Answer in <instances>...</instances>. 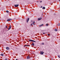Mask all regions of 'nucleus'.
<instances>
[{"label":"nucleus","instance_id":"nucleus-28","mask_svg":"<svg viewBox=\"0 0 60 60\" xmlns=\"http://www.w3.org/2000/svg\"><path fill=\"white\" fill-rule=\"evenodd\" d=\"M42 2V1H40V3H41V2Z\"/></svg>","mask_w":60,"mask_h":60},{"label":"nucleus","instance_id":"nucleus-5","mask_svg":"<svg viewBox=\"0 0 60 60\" xmlns=\"http://www.w3.org/2000/svg\"><path fill=\"white\" fill-rule=\"evenodd\" d=\"M30 57L29 56H27V59H30Z\"/></svg>","mask_w":60,"mask_h":60},{"label":"nucleus","instance_id":"nucleus-4","mask_svg":"<svg viewBox=\"0 0 60 60\" xmlns=\"http://www.w3.org/2000/svg\"><path fill=\"white\" fill-rule=\"evenodd\" d=\"M11 20H12V19H7V21H11Z\"/></svg>","mask_w":60,"mask_h":60},{"label":"nucleus","instance_id":"nucleus-29","mask_svg":"<svg viewBox=\"0 0 60 60\" xmlns=\"http://www.w3.org/2000/svg\"><path fill=\"white\" fill-rule=\"evenodd\" d=\"M42 6L41 7V8H42Z\"/></svg>","mask_w":60,"mask_h":60},{"label":"nucleus","instance_id":"nucleus-1","mask_svg":"<svg viewBox=\"0 0 60 60\" xmlns=\"http://www.w3.org/2000/svg\"><path fill=\"white\" fill-rule=\"evenodd\" d=\"M29 41H32V42H36V41L33 40H29Z\"/></svg>","mask_w":60,"mask_h":60},{"label":"nucleus","instance_id":"nucleus-23","mask_svg":"<svg viewBox=\"0 0 60 60\" xmlns=\"http://www.w3.org/2000/svg\"><path fill=\"white\" fill-rule=\"evenodd\" d=\"M42 44L43 45H44V43H42Z\"/></svg>","mask_w":60,"mask_h":60},{"label":"nucleus","instance_id":"nucleus-19","mask_svg":"<svg viewBox=\"0 0 60 60\" xmlns=\"http://www.w3.org/2000/svg\"><path fill=\"white\" fill-rule=\"evenodd\" d=\"M58 26H60V23H59L58 24Z\"/></svg>","mask_w":60,"mask_h":60},{"label":"nucleus","instance_id":"nucleus-26","mask_svg":"<svg viewBox=\"0 0 60 60\" xmlns=\"http://www.w3.org/2000/svg\"><path fill=\"white\" fill-rule=\"evenodd\" d=\"M32 24H33L34 25H35V24L34 23H32Z\"/></svg>","mask_w":60,"mask_h":60},{"label":"nucleus","instance_id":"nucleus-27","mask_svg":"<svg viewBox=\"0 0 60 60\" xmlns=\"http://www.w3.org/2000/svg\"><path fill=\"white\" fill-rule=\"evenodd\" d=\"M31 26H33V24H31Z\"/></svg>","mask_w":60,"mask_h":60},{"label":"nucleus","instance_id":"nucleus-7","mask_svg":"<svg viewBox=\"0 0 60 60\" xmlns=\"http://www.w3.org/2000/svg\"><path fill=\"white\" fill-rule=\"evenodd\" d=\"M11 25H10L9 28H8V30H10V29H11Z\"/></svg>","mask_w":60,"mask_h":60},{"label":"nucleus","instance_id":"nucleus-20","mask_svg":"<svg viewBox=\"0 0 60 60\" xmlns=\"http://www.w3.org/2000/svg\"><path fill=\"white\" fill-rule=\"evenodd\" d=\"M46 33H43V34H45Z\"/></svg>","mask_w":60,"mask_h":60},{"label":"nucleus","instance_id":"nucleus-6","mask_svg":"<svg viewBox=\"0 0 60 60\" xmlns=\"http://www.w3.org/2000/svg\"><path fill=\"white\" fill-rule=\"evenodd\" d=\"M29 18H28V19H27V23H28V21H29Z\"/></svg>","mask_w":60,"mask_h":60},{"label":"nucleus","instance_id":"nucleus-2","mask_svg":"<svg viewBox=\"0 0 60 60\" xmlns=\"http://www.w3.org/2000/svg\"><path fill=\"white\" fill-rule=\"evenodd\" d=\"M40 54L41 55H42L44 54V52L43 51H40Z\"/></svg>","mask_w":60,"mask_h":60},{"label":"nucleus","instance_id":"nucleus-10","mask_svg":"<svg viewBox=\"0 0 60 60\" xmlns=\"http://www.w3.org/2000/svg\"><path fill=\"white\" fill-rule=\"evenodd\" d=\"M42 9H45V7H43L42 8Z\"/></svg>","mask_w":60,"mask_h":60},{"label":"nucleus","instance_id":"nucleus-18","mask_svg":"<svg viewBox=\"0 0 60 60\" xmlns=\"http://www.w3.org/2000/svg\"><path fill=\"white\" fill-rule=\"evenodd\" d=\"M48 25L49 24H46V26H48Z\"/></svg>","mask_w":60,"mask_h":60},{"label":"nucleus","instance_id":"nucleus-32","mask_svg":"<svg viewBox=\"0 0 60 60\" xmlns=\"http://www.w3.org/2000/svg\"><path fill=\"white\" fill-rule=\"evenodd\" d=\"M37 2H38V1H37Z\"/></svg>","mask_w":60,"mask_h":60},{"label":"nucleus","instance_id":"nucleus-16","mask_svg":"<svg viewBox=\"0 0 60 60\" xmlns=\"http://www.w3.org/2000/svg\"><path fill=\"white\" fill-rule=\"evenodd\" d=\"M6 12L7 13H8V12H9V11H8L7 10V11H6Z\"/></svg>","mask_w":60,"mask_h":60},{"label":"nucleus","instance_id":"nucleus-30","mask_svg":"<svg viewBox=\"0 0 60 60\" xmlns=\"http://www.w3.org/2000/svg\"><path fill=\"white\" fill-rule=\"evenodd\" d=\"M31 21V22H33V21Z\"/></svg>","mask_w":60,"mask_h":60},{"label":"nucleus","instance_id":"nucleus-11","mask_svg":"<svg viewBox=\"0 0 60 60\" xmlns=\"http://www.w3.org/2000/svg\"><path fill=\"white\" fill-rule=\"evenodd\" d=\"M57 31V30L56 29L55 30V31Z\"/></svg>","mask_w":60,"mask_h":60},{"label":"nucleus","instance_id":"nucleus-33","mask_svg":"<svg viewBox=\"0 0 60 60\" xmlns=\"http://www.w3.org/2000/svg\"><path fill=\"white\" fill-rule=\"evenodd\" d=\"M48 60H50L49 59Z\"/></svg>","mask_w":60,"mask_h":60},{"label":"nucleus","instance_id":"nucleus-34","mask_svg":"<svg viewBox=\"0 0 60 60\" xmlns=\"http://www.w3.org/2000/svg\"><path fill=\"white\" fill-rule=\"evenodd\" d=\"M59 1H60V0H59Z\"/></svg>","mask_w":60,"mask_h":60},{"label":"nucleus","instance_id":"nucleus-21","mask_svg":"<svg viewBox=\"0 0 60 60\" xmlns=\"http://www.w3.org/2000/svg\"><path fill=\"white\" fill-rule=\"evenodd\" d=\"M48 36H49V35H50L49 34H48Z\"/></svg>","mask_w":60,"mask_h":60},{"label":"nucleus","instance_id":"nucleus-13","mask_svg":"<svg viewBox=\"0 0 60 60\" xmlns=\"http://www.w3.org/2000/svg\"><path fill=\"white\" fill-rule=\"evenodd\" d=\"M31 45L33 46H34V43H32Z\"/></svg>","mask_w":60,"mask_h":60},{"label":"nucleus","instance_id":"nucleus-9","mask_svg":"<svg viewBox=\"0 0 60 60\" xmlns=\"http://www.w3.org/2000/svg\"><path fill=\"white\" fill-rule=\"evenodd\" d=\"M41 19H42V18H38V20H41Z\"/></svg>","mask_w":60,"mask_h":60},{"label":"nucleus","instance_id":"nucleus-3","mask_svg":"<svg viewBox=\"0 0 60 60\" xmlns=\"http://www.w3.org/2000/svg\"><path fill=\"white\" fill-rule=\"evenodd\" d=\"M19 5V4H16L14 5V6L15 7H18Z\"/></svg>","mask_w":60,"mask_h":60},{"label":"nucleus","instance_id":"nucleus-8","mask_svg":"<svg viewBox=\"0 0 60 60\" xmlns=\"http://www.w3.org/2000/svg\"><path fill=\"white\" fill-rule=\"evenodd\" d=\"M6 49L7 50H9L10 49V48L8 47H6Z\"/></svg>","mask_w":60,"mask_h":60},{"label":"nucleus","instance_id":"nucleus-25","mask_svg":"<svg viewBox=\"0 0 60 60\" xmlns=\"http://www.w3.org/2000/svg\"><path fill=\"white\" fill-rule=\"evenodd\" d=\"M35 23V22H34L33 23Z\"/></svg>","mask_w":60,"mask_h":60},{"label":"nucleus","instance_id":"nucleus-31","mask_svg":"<svg viewBox=\"0 0 60 60\" xmlns=\"http://www.w3.org/2000/svg\"><path fill=\"white\" fill-rule=\"evenodd\" d=\"M15 60H18V59H16Z\"/></svg>","mask_w":60,"mask_h":60},{"label":"nucleus","instance_id":"nucleus-12","mask_svg":"<svg viewBox=\"0 0 60 60\" xmlns=\"http://www.w3.org/2000/svg\"><path fill=\"white\" fill-rule=\"evenodd\" d=\"M26 46H29V45H25L24 47H25Z\"/></svg>","mask_w":60,"mask_h":60},{"label":"nucleus","instance_id":"nucleus-22","mask_svg":"<svg viewBox=\"0 0 60 60\" xmlns=\"http://www.w3.org/2000/svg\"><path fill=\"white\" fill-rule=\"evenodd\" d=\"M5 60H7V59H5Z\"/></svg>","mask_w":60,"mask_h":60},{"label":"nucleus","instance_id":"nucleus-24","mask_svg":"<svg viewBox=\"0 0 60 60\" xmlns=\"http://www.w3.org/2000/svg\"><path fill=\"white\" fill-rule=\"evenodd\" d=\"M6 28H7V26H6Z\"/></svg>","mask_w":60,"mask_h":60},{"label":"nucleus","instance_id":"nucleus-17","mask_svg":"<svg viewBox=\"0 0 60 60\" xmlns=\"http://www.w3.org/2000/svg\"><path fill=\"white\" fill-rule=\"evenodd\" d=\"M58 57H59V58H60V56L59 55H58Z\"/></svg>","mask_w":60,"mask_h":60},{"label":"nucleus","instance_id":"nucleus-14","mask_svg":"<svg viewBox=\"0 0 60 60\" xmlns=\"http://www.w3.org/2000/svg\"><path fill=\"white\" fill-rule=\"evenodd\" d=\"M43 26V24H42L40 26Z\"/></svg>","mask_w":60,"mask_h":60},{"label":"nucleus","instance_id":"nucleus-15","mask_svg":"<svg viewBox=\"0 0 60 60\" xmlns=\"http://www.w3.org/2000/svg\"><path fill=\"white\" fill-rule=\"evenodd\" d=\"M1 55L2 56H3L4 55V54L3 53H1Z\"/></svg>","mask_w":60,"mask_h":60}]
</instances>
